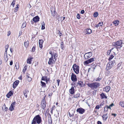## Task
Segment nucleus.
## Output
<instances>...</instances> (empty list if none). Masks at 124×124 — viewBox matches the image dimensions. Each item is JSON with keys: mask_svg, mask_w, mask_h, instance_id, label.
Here are the masks:
<instances>
[{"mask_svg": "<svg viewBox=\"0 0 124 124\" xmlns=\"http://www.w3.org/2000/svg\"><path fill=\"white\" fill-rule=\"evenodd\" d=\"M49 54L51 55V57L49 58L48 64L49 65L54 64L56 61V57L58 55L57 54V53H54V51H51L49 52Z\"/></svg>", "mask_w": 124, "mask_h": 124, "instance_id": "f257e3e1", "label": "nucleus"}, {"mask_svg": "<svg viewBox=\"0 0 124 124\" xmlns=\"http://www.w3.org/2000/svg\"><path fill=\"white\" fill-rule=\"evenodd\" d=\"M42 122L41 117L39 115L36 116L32 120L31 124H40Z\"/></svg>", "mask_w": 124, "mask_h": 124, "instance_id": "f03ea898", "label": "nucleus"}, {"mask_svg": "<svg viewBox=\"0 0 124 124\" xmlns=\"http://www.w3.org/2000/svg\"><path fill=\"white\" fill-rule=\"evenodd\" d=\"M87 85L93 90H96L100 85V84L97 82L88 83L87 84Z\"/></svg>", "mask_w": 124, "mask_h": 124, "instance_id": "7ed1b4c3", "label": "nucleus"}, {"mask_svg": "<svg viewBox=\"0 0 124 124\" xmlns=\"http://www.w3.org/2000/svg\"><path fill=\"white\" fill-rule=\"evenodd\" d=\"M122 41L121 40H119L115 42L112 44V45L113 46H115L117 50L118 49H120L122 47Z\"/></svg>", "mask_w": 124, "mask_h": 124, "instance_id": "20e7f679", "label": "nucleus"}, {"mask_svg": "<svg viewBox=\"0 0 124 124\" xmlns=\"http://www.w3.org/2000/svg\"><path fill=\"white\" fill-rule=\"evenodd\" d=\"M72 68L74 72L76 74H78L79 73V67L76 64H74L73 65Z\"/></svg>", "mask_w": 124, "mask_h": 124, "instance_id": "39448f33", "label": "nucleus"}, {"mask_svg": "<svg viewBox=\"0 0 124 124\" xmlns=\"http://www.w3.org/2000/svg\"><path fill=\"white\" fill-rule=\"evenodd\" d=\"M115 63V60H113L112 61L108 63L107 64L106 68V70H108L111 69Z\"/></svg>", "mask_w": 124, "mask_h": 124, "instance_id": "423d86ee", "label": "nucleus"}, {"mask_svg": "<svg viewBox=\"0 0 124 124\" xmlns=\"http://www.w3.org/2000/svg\"><path fill=\"white\" fill-rule=\"evenodd\" d=\"M92 55V53L91 52L86 53L84 55L85 59V60H87L91 57Z\"/></svg>", "mask_w": 124, "mask_h": 124, "instance_id": "0eeeda50", "label": "nucleus"}, {"mask_svg": "<svg viewBox=\"0 0 124 124\" xmlns=\"http://www.w3.org/2000/svg\"><path fill=\"white\" fill-rule=\"evenodd\" d=\"M95 59V58H90L89 59L87 60L84 62V64L85 65H87L89 64V63L92 62L94 61Z\"/></svg>", "mask_w": 124, "mask_h": 124, "instance_id": "6e6552de", "label": "nucleus"}, {"mask_svg": "<svg viewBox=\"0 0 124 124\" xmlns=\"http://www.w3.org/2000/svg\"><path fill=\"white\" fill-rule=\"evenodd\" d=\"M71 79L73 82H75L77 81V76L73 73H72L71 76Z\"/></svg>", "mask_w": 124, "mask_h": 124, "instance_id": "1a4fd4ad", "label": "nucleus"}, {"mask_svg": "<svg viewBox=\"0 0 124 124\" xmlns=\"http://www.w3.org/2000/svg\"><path fill=\"white\" fill-rule=\"evenodd\" d=\"M76 111L80 114H82L85 112V110L81 108H78Z\"/></svg>", "mask_w": 124, "mask_h": 124, "instance_id": "9d476101", "label": "nucleus"}, {"mask_svg": "<svg viewBox=\"0 0 124 124\" xmlns=\"http://www.w3.org/2000/svg\"><path fill=\"white\" fill-rule=\"evenodd\" d=\"M45 97L44 99L42 100V101L41 102V105L42 106V109L43 110H45V109L46 107V105L45 101Z\"/></svg>", "mask_w": 124, "mask_h": 124, "instance_id": "9b49d317", "label": "nucleus"}, {"mask_svg": "<svg viewBox=\"0 0 124 124\" xmlns=\"http://www.w3.org/2000/svg\"><path fill=\"white\" fill-rule=\"evenodd\" d=\"M39 19L40 18L39 16H37L33 18L32 21L36 23L39 21Z\"/></svg>", "mask_w": 124, "mask_h": 124, "instance_id": "f8f14e48", "label": "nucleus"}, {"mask_svg": "<svg viewBox=\"0 0 124 124\" xmlns=\"http://www.w3.org/2000/svg\"><path fill=\"white\" fill-rule=\"evenodd\" d=\"M19 82V81L18 80H17L15 81L13 84V87L15 88L18 85Z\"/></svg>", "mask_w": 124, "mask_h": 124, "instance_id": "ddd939ff", "label": "nucleus"}, {"mask_svg": "<svg viewBox=\"0 0 124 124\" xmlns=\"http://www.w3.org/2000/svg\"><path fill=\"white\" fill-rule=\"evenodd\" d=\"M13 92L12 91H10L6 95V97L8 98H9L13 94Z\"/></svg>", "mask_w": 124, "mask_h": 124, "instance_id": "4468645a", "label": "nucleus"}, {"mask_svg": "<svg viewBox=\"0 0 124 124\" xmlns=\"http://www.w3.org/2000/svg\"><path fill=\"white\" fill-rule=\"evenodd\" d=\"M16 102L14 101L12 103L9 109L11 111H12L14 109V105L15 104Z\"/></svg>", "mask_w": 124, "mask_h": 124, "instance_id": "2eb2a0df", "label": "nucleus"}, {"mask_svg": "<svg viewBox=\"0 0 124 124\" xmlns=\"http://www.w3.org/2000/svg\"><path fill=\"white\" fill-rule=\"evenodd\" d=\"M75 89L74 87L73 86H72L71 88L69 90V93L71 94H73L75 93Z\"/></svg>", "mask_w": 124, "mask_h": 124, "instance_id": "dca6fc26", "label": "nucleus"}, {"mask_svg": "<svg viewBox=\"0 0 124 124\" xmlns=\"http://www.w3.org/2000/svg\"><path fill=\"white\" fill-rule=\"evenodd\" d=\"M51 13L52 16H55V8H52L51 9Z\"/></svg>", "mask_w": 124, "mask_h": 124, "instance_id": "f3484780", "label": "nucleus"}, {"mask_svg": "<svg viewBox=\"0 0 124 124\" xmlns=\"http://www.w3.org/2000/svg\"><path fill=\"white\" fill-rule=\"evenodd\" d=\"M110 89V87L109 86H107L106 87L103 89V90L106 91V92H108Z\"/></svg>", "mask_w": 124, "mask_h": 124, "instance_id": "a211bd4d", "label": "nucleus"}, {"mask_svg": "<svg viewBox=\"0 0 124 124\" xmlns=\"http://www.w3.org/2000/svg\"><path fill=\"white\" fill-rule=\"evenodd\" d=\"M108 117L107 114H104L102 116V117L103 120L106 121Z\"/></svg>", "mask_w": 124, "mask_h": 124, "instance_id": "6ab92c4d", "label": "nucleus"}, {"mask_svg": "<svg viewBox=\"0 0 124 124\" xmlns=\"http://www.w3.org/2000/svg\"><path fill=\"white\" fill-rule=\"evenodd\" d=\"M43 41L42 39L39 40V47L40 48H41V49L42 48L43 46L42 44L43 43Z\"/></svg>", "mask_w": 124, "mask_h": 124, "instance_id": "aec40b11", "label": "nucleus"}, {"mask_svg": "<svg viewBox=\"0 0 124 124\" xmlns=\"http://www.w3.org/2000/svg\"><path fill=\"white\" fill-rule=\"evenodd\" d=\"M33 58L32 57H29L28 59H27V63L29 64L31 63V62L32 61V59H33Z\"/></svg>", "mask_w": 124, "mask_h": 124, "instance_id": "412c9836", "label": "nucleus"}, {"mask_svg": "<svg viewBox=\"0 0 124 124\" xmlns=\"http://www.w3.org/2000/svg\"><path fill=\"white\" fill-rule=\"evenodd\" d=\"M101 96V99H103L104 98L107 99V96L105 95L104 93H102L101 94H100Z\"/></svg>", "mask_w": 124, "mask_h": 124, "instance_id": "4be33fe9", "label": "nucleus"}, {"mask_svg": "<svg viewBox=\"0 0 124 124\" xmlns=\"http://www.w3.org/2000/svg\"><path fill=\"white\" fill-rule=\"evenodd\" d=\"M77 84V85H78L79 86L81 87H83L85 85L83 83L80 81H78Z\"/></svg>", "mask_w": 124, "mask_h": 124, "instance_id": "5701e85b", "label": "nucleus"}, {"mask_svg": "<svg viewBox=\"0 0 124 124\" xmlns=\"http://www.w3.org/2000/svg\"><path fill=\"white\" fill-rule=\"evenodd\" d=\"M85 32L86 34H91L92 32V30L90 29H87L85 30Z\"/></svg>", "mask_w": 124, "mask_h": 124, "instance_id": "b1692460", "label": "nucleus"}, {"mask_svg": "<svg viewBox=\"0 0 124 124\" xmlns=\"http://www.w3.org/2000/svg\"><path fill=\"white\" fill-rule=\"evenodd\" d=\"M74 111L73 110H70L69 112V114L70 117L74 116V114L73 113H74Z\"/></svg>", "mask_w": 124, "mask_h": 124, "instance_id": "393cba45", "label": "nucleus"}, {"mask_svg": "<svg viewBox=\"0 0 124 124\" xmlns=\"http://www.w3.org/2000/svg\"><path fill=\"white\" fill-rule=\"evenodd\" d=\"M29 92L28 90H25L23 91L24 95L26 98L27 97V94Z\"/></svg>", "mask_w": 124, "mask_h": 124, "instance_id": "a878e982", "label": "nucleus"}, {"mask_svg": "<svg viewBox=\"0 0 124 124\" xmlns=\"http://www.w3.org/2000/svg\"><path fill=\"white\" fill-rule=\"evenodd\" d=\"M50 117H48V123L49 124H51L52 123V118L51 116V115L50 114Z\"/></svg>", "mask_w": 124, "mask_h": 124, "instance_id": "bb28decb", "label": "nucleus"}, {"mask_svg": "<svg viewBox=\"0 0 124 124\" xmlns=\"http://www.w3.org/2000/svg\"><path fill=\"white\" fill-rule=\"evenodd\" d=\"M119 21L118 20H116L114 21L113 23L116 26H117L119 23Z\"/></svg>", "mask_w": 124, "mask_h": 124, "instance_id": "cd10ccee", "label": "nucleus"}, {"mask_svg": "<svg viewBox=\"0 0 124 124\" xmlns=\"http://www.w3.org/2000/svg\"><path fill=\"white\" fill-rule=\"evenodd\" d=\"M80 95V94L78 93L75 94L74 95L73 97L76 98H78V97H79Z\"/></svg>", "mask_w": 124, "mask_h": 124, "instance_id": "c85d7f7f", "label": "nucleus"}, {"mask_svg": "<svg viewBox=\"0 0 124 124\" xmlns=\"http://www.w3.org/2000/svg\"><path fill=\"white\" fill-rule=\"evenodd\" d=\"M29 41H27L26 42H24V45L25 47H27L29 46Z\"/></svg>", "mask_w": 124, "mask_h": 124, "instance_id": "c756f323", "label": "nucleus"}, {"mask_svg": "<svg viewBox=\"0 0 124 124\" xmlns=\"http://www.w3.org/2000/svg\"><path fill=\"white\" fill-rule=\"evenodd\" d=\"M41 85V86L43 87H46V85L45 83L42 81H41L40 82Z\"/></svg>", "mask_w": 124, "mask_h": 124, "instance_id": "7c9ffc66", "label": "nucleus"}, {"mask_svg": "<svg viewBox=\"0 0 124 124\" xmlns=\"http://www.w3.org/2000/svg\"><path fill=\"white\" fill-rule=\"evenodd\" d=\"M42 26H41V29L44 30L45 29V24L44 22H42Z\"/></svg>", "mask_w": 124, "mask_h": 124, "instance_id": "2f4dec72", "label": "nucleus"}, {"mask_svg": "<svg viewBox=\"0 0 124 124\" xmlns=\"http://www.w3.org/2000/svg\"><path fill=\"white\" fill-rule=\"evenodd\" d=\"M64 43L63 42H61V44L60 45V46L61 48L62 49H64Z\"/></svg>", "mask_w": 124, "mask_h": 124, "instance_id": "473e14b6", "label": "nucleus"}, {"mask_svg": "<svg viewBox=\"0 0 124 124\" xmlns=\"http://www.w3.org/2000/svg\"><path fill=\"white\" fill-rule=\"evenodd\" d=\"M108 107H107V106L106 105V106H105L104 108L103 112L104 113H106L108 111Z\"/></svg>", "mask_w": 124, "mask_h": 124, "instance_id": "72a5a7b5", "label": "nucleus"}, {"mask_svg": "<svg viewBox=\"0 0 124 124\" xmlns=\"http://www.w3.org/2000/svg\"><path fill=\"white\" fill-rule=\"evenodd\" d=\"M120 105L123 107H124V102L123 101H120L119 103Z\"/></svg>", "mask_w": 124, "mask_h": 124, "instance_id": "f704fd0d", "label": "nucleus"}, {"mask_svg": "<svg viewBox=\"0 0 124 124\" xmlns=\"http://www.w3.org/2000/svg\"><path fill=\"white\" fill-rule=\"evenodd\" d=\"M98 15V13L97 12H95L93 14V16L95 17H96Z\"/></svg>", "mask_w": 124, "mask_h": 124, "instance_id": "c9c22d12", "label": "nucleus"}, {"mask_svg": "<svg viewBox=\"0 0 124 124\" xmlns=\"http://www.w3.org/2000/svg\"><path fill=\"white\" fill-rule=\"evenodd\" d=\"M102 79L101 78L98 77V78H95L94 79V80L96 81H99L101 80Z\"/></svg>", "mask_w": 124, "mask_h": 124, "instance_id": "e433bc0d", "label": "nucleus"}, {"mask_svg": "<svg viewBox=\"0 0 124 124\" xmlns=\"http://www.w3.org/2000/svg\"><path fill=\"white\" fill-rule=\"evenodd\" d=\"M27 66L25 65V66L24 69L23 70V72L24 73H25V72L26 71V69H27Z\"/></svg>", "mask_w": 124, "mask_h": 124, "instance_id": "4c0bfd02", "label": "nucleus"}, {"mask_svg": "<svg viewBox=\"0 0 124 124\" xmlns=\"http://www.w3.org/2000/svg\"><path fill=\"white\" fill-rule=\"evenodd\" d=\"M114 57V56L112 54H111L110 55V57L108 59V60L109 61H110Z\"/></svg>", "mask_w": 124, "mask_h": 124, "instance_id": "58836bf2", "label": "nucleus"}, {"mask_svg": "<svg viewBox=\"0 0 124 124\" xmlns=\"http://www.w3.org/2000/svg\"><path fill=\"white\" fill-rule=\"evenodd\" d=\"M26 23H23L21 26V27L22 28H23L26 27Z\"/></svg>", "mask_w": 124, "mask_h": 124, "instance_id": "ea45409f", "label": "nucleus"}, {"mask_svg": "<svg viewBox=\"0 0 124 124\" xmlns=\"http://www.w3.org/2000/svg\"><path fill=\"white\" fill-rule=\"evenodd\" d=\"M9 47V46L8 44L6 45L5 46V51H6V52H7V51L8 49V48Z\"/></svg>", "mask_w": 124, "mask_h": 124, "instance_id": "a19ab883", "label": "nucleus"}, {"mask_svg": "<svg viewBox=\"0 0 124 124\" xmlns=\"http://www.w3.org/2000/svg\"><path fill=\"white\" fill-rule=\"evenodd\" d=\"M15 1V0H13L11 4V5H12L13 7L14 6Z\"/></svg>", "mask_w": 124, "mask_h": 124, "instance_id": "79ce46f5", "label": "nucleus"}, {"mask_svg": "<svg viewBox=\"0 0 124 124\" xmlns=\"http://www.w3.org/2000/svg\"><path fill=\"white\" fill-rule=\"evenodd\" d=\"M18 8L19 7H16L14 10L15 12H16L18 10Z\"/></svg>", "mask_w": 124, "mask_h": 124, "instance_id": "37998d69", "label": "nucleus"}, {"mask_svg": "<svg viewBox=\"0 0 124 124\" xmlns=\"http://www.w3.org/2000/svg\"><path fill=\"white\" fill-rule=\"evenodd\" d=\"M35 46H33L32 48V49L31 51L33 52H35Z\"/></svg>", "mask_w": 124, "mask_h": 124, "instance_id": "c03bdc74", "label": "nucleus"}, {"mask_svg": "<svg viewBox=\"0 0 124 124\" xmlns=\"http://www.w3.org/2000/svg\"><path fill=\"white\" fill-rule=\"evenodd\" d=\"M111 52V50H108L107 52V55H109Z\"/></svg>", "mask_w": 124, "mask_h": 124, "instance_id": "a18cd8bd", "label": "nucleus"}, {"mask_svg": "<svg viewBox=\"0 0 124 124\" xmlns=\"http://www.w3.org/2000/svg\"><path fill=\"white\" fill-rule=\"evenodd\" d=\"M4 57L5 60L6 62H7L8 60V59L7 56H4Z\"/></svg>", "mask_w": 124, "mask_h": 124, "instance_id": "49530a36", "label": "nucleus"}, {"mask_svg": "<svg viewBox=\"0 0 124 124\" xmlns=\"http://www.w3.org/2000/svg\"><path fill=\"white\" fill-rule=\"evenodd\" d=\"M100 108V106L99 105H98L96 106L95 107V109H99Z\"/></svg>", "mask_w": 124, "mask_h": 124, "instance_id": "de8ad7c7", "label": "nucleus"}, {"mask_svg": "<svg viewBox=\"0 0 124 124\" xmlns=\"http://www.w3.org/2000/svg\"><path fill=\"white\" fill-rule=\"evenodd\" d=\"M77 18L78 19H79L80 18V16L79 14H77Z\"/></svg>", "mask_w": 124, "mask_h": 124, "instance_id": "09e8293b", "label": "nucleus"}, {"mask_svg": "<svg viewBox=\"0 0 124 124\" xmlns=\"http://www.w3.org/2000/svg\"><path fill=\"white\" fill-rule=\"evenodd\" d=\"M121 65V63H119L117 65V69H118L119 68V67Z\"/></svg>", "mask_w": 124, "mask_h": 124, "instance_id": "8fccbe9b", "label": "nucleus"}, {"mask_svg": "<svg viewBox=\"0 0 124 124\" xmlns=\"http://www.w3.org/2000/svg\"><path fill=\"white\" fill-rule=\"evenodd\" d=\"M100 24L99 23H98V24H96L95 25V27L97 28H98V27H100Z\"/></svg>", "mask_w": 124, "mask_h": 124, "instance_id": "3c124183", "label": "nucleus"}, {"mask_svg": "<svg viewBox=\"0 0 124 124\" xmlns=\"http://www.w3.org/2000/svg\"><path fill=\"white\" fill-rule=\"evenodd\" d=\"M22 32L21 31H19V35L18 36V37H19L22 35Z\"/></svg>", "mask_w": 124, "mask_h": 124, "instance_id": "603ef678", "label": "nucleus"}, {"mask_svg": "<svg viewBox=\"0 0 124 124\" xmlns=\"http://www.w3.org/2000/svg\"><path fill=\"white\" fill-rule=\"evenodd\" d=\"M58 33H59V36H61L62 35V33L60 32V31L59 30H58Z\"/></svg>", "mask_w": 124, "mask_h": 124, "instance_id": "864d4df0", "label": "nucleus"}, {"mask_svg": "<svg viewBox=\"0 0 124 124\" xmlns=\"http://www.w3.org/2000/svg\"><path fill=\"white\" fill-rule=\"evenodd\" d=\"M45 80H46V83H48V82H49V78H48V79H46Z\"/></svg>", "mask_w": 124, "mask_h": 124, "instance_id": "5fc2aeb1", "label": "nucleus"}, {"mask_svg": "<svg viewBox=\"0 0 124 124\" xmlns=\"http://www.w3.org/2000/svg\"><path fill=\"white\" fill-rule=\"evenodd\" d=\"M60 81V80L59 79H58L57 80V83L58 85V86L59 85V82Z\"/></svg>", "mask_w": 124, "mask_h": 124, "instance_id": "6e6d98bb", "label": "nucleus"}, {"mask_svg": "<svg viewBox=\"0 0 124 124\" xmlns=\"http://www.w3.org/2000/svg\"><path fill=\"white\" fill-rule=\"evenodd\" d=\"M10 31H9L8 32L7 36H9L10 34Z\"/></svg>", "mask_w": 124, "mask_h": 124, "instance_id": "4d7b16f0", "label": "nucleus"}, {"mask_svg": "<svg viewBox=\"0 0 124 124\" xmlns=\"http://www.w3.org/2000/svg\"><path fill=\"white\" fill-rule=\"evenodd\" d=\"M45 76L42 77L41 78V80H42L45 81Z\"/></svg>", "mask_w": 124, "mask_h": 124, "instance_id": "13d9d810", "label": "nucleus"}, {"mask_svg": "<svg viewBox=\"0 0 124 124\" xmlns=\"http://www.w3.org/2000/svg\"><path fill=\"white\" fill-rule=\"evenodd\" d=\"M28 79V81H31L32 79V78L30 77H29V78H27Z\"/></svg>", "mask_w": 124, "mask_h": 124, "instance_id": "bf43d9fd", "label": "nucleus"}, {"mask_svg": "<svg viewBox=\"0 0 124 124\" xmlns=\"http://www.w3.org/2000/svg\"><path fill=\"white\" fill-rule=\"evenodd\" d=\"M85 13V11L84 10H81V14H84Z\"/></svg>", "mask_w": 124, "mask_h": 124, "instance_id": "052dcab7", "label": "nucleus"}, {"mask_svg": "<svg viewBox=\"0 0 124 124\" xmlns=\"http://www.w3.org/2000/svg\"><path fill=\"white\" fill-rule=\"evenodd\" d=\"M99 23L100 26H102L103 25V23L102 22H100Z\"/></svg>", "mask_w": 124, "mask_h": 124, "instance_id": "680f3d73", "label": "nucleus"}, {"mask_svg": "<svg viewBox=\"0 0 124 124\" xmlns=\"http://www.w3.org/2000/svg\"><path fill=\"white\" fill-rule=\"evenodd\" d=\"M111 115L112 116H114V117H115L117 115L116 114H115L112 113L111 114Z\"/></svg>", "mask_w": 124, "mask_h": 124, "instance_id": "e2e57ef3", "label": "nucleus"}, {"mask_svg": "<svg viewBox=\"0 0 124 124\" xmlns=\"http://www.w3.org/2000/svg\"><path fill=\"white\" fill-rule=\"evenodd\" d=\"M97 124H102L101 122L100 121H98L97 122Z\"/></svg>", "mask_w": 124, "mask_h": 124, "instance_id": "0e129e2a", "label": "nucleus"}, {"mask_svg": "<svg viewBox=\"0 0 124 124\" xmlns=\"http://www.w3.org/2000/svg\"><path fill=\"white\" fill-rule=\"evenodd\" d=\"M7 56V51L6 52V51H5L4 56Z\"/></svg>", "mask_w": 124, "mask_h": 124, "instance_id": "69168bd1", "label": "nucleus"}, {"mask_svg": "<svg viewBox=\"0 0 124 124\" xmlns=\"http://www.w3.org/2000/svg\"><path fill=\"white\" fill-rule=\"evenodd\" d=\"M16 65H17V64L16 63V65H15V67H16V69H18L19 68V66H18V67H17L16 66Z\"/></svg>", "mask_w": 124, "mask_h": 124, "instance_id": "338daca9", "label": "nucleus"}, {"mask_svg": "<svg viewBox=\"0 0 124 124\" xmlns=\"http://www.w3.org/2000/svg\"><path fill=\"white\" fill-rule=\"evenodd\" d=\"M5 108L4 110L5 111H7L8 109V108L7 107H5Z\"/></svg>", "mask_w": 124, "mask_h": 124, "instance_id": "774afa93", "label": "nucleus"}]
</instances>
